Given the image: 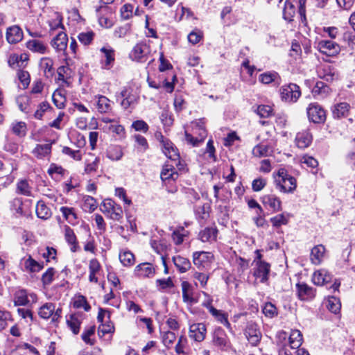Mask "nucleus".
Listing matches in <instances>:
<instances>
[{
    "label": "nucleus",
    "mask_w": 355,
    "mask_h": 355,
    "mask_svg": "<svg viewBox=\"0 0 355 355\" xmlns=\"http://www.w3.org/2000/svg\"><path fill=\"white\" fill-rule=\"evenodd\" d=\"M278 178L275 179L277 187L284 193H292L297 187L296 180L288 174V171L281 168L277 171Z\"/></svg>",
    "instance_id": "obj_1"
},
{
    "label": "nucleus",
    "mask_w": 355,
    "mask_h": 355,
    "mask_svg": "<svg viewBox=\"0 0 355 355\" xmlns=\"http://www.w3.org/2000/svg\"><path fill=\"white\" fill-rule=\"evenodd\" d=\"M101 210L105 215L114 220L119 221L123 217L121 207L111 199L103 200L101 206Z\"/></svg>",
    "instance_id": "obj_2"
},
{
    "label": "nucleus",
    "mask_w": 355,
    "mask_h": 355,
    "mask_svg": "<svg viewBox=\"0 0 355 355\" xmlns=\"http://www.w3.org/2000/svg\"><path fill=\"white\" fill-rule=\"evenodd\" d=\"M185 139L188 144L193 146H198L202 143L207 137V131L202 125L196 123L192 127V132L185 131Z\"/></svg>",
    "instance_id": "obj_3"
},
{
    "label": "nucleus",
    "mask_w": 355,
    "mask_h": 355,
    "mask_svg": "<svg viewBox=\"0 0 355 355\" xmlns=\"http://www.w3.org/2000/svg\"><path fill=\"white\" fill-rule=\"evenodd\" d=\"M308 119L314 123H324L326 121V112L317 103H310L306 108Z\"/></svg>",
    "instance_id": "obj_4"
},
{
    "label": "nucleus",
    "mask_w": 355,
    "mask_h": 355,
    "mask_svg": "<svg viewBox=\"0 0 355 355\" xmlns=\"http://www.w3.org/2000/svg\"><path fill=\"white\" fill-rule=\"evenodd\" d=\"M282 99L288 103H295L301 96L300 87L294 83L282 86L280 89Z\"/></svg>",
    "instance_id": "obj_5"
},
{
    "label": "nucleus",
    "mask_w": 355,
    "mask_h": 355,
    "mask_svg": "<svg viewBox=\"0 0 355 355\" xmlns=\"http://www.w3.org/2000/svg\"><path fill=\"white\" fill-rule=\"evenodd\" d=\"M62 309H55V306L53 303H46L39 309L38 315L43 319L47 320L51 318L53 322H57L61 318Z\"/></svg>",
    "instance_id": "obj_6"
},
{
    "label": "nucleus",
    "mask_w": 355,
    "mask_h": 355,
    "mask_svg": "<svg viewBox=\"0 0 355 355\" xmlns=\"http://www.w3.org/2000/svg\"><path fill=\"white\" fill-rule=\"evenodd\" d=\"M214 260V254L210 252L198 251L193 253V264L198 269L207 268Z\"/></svg>",
    "instance_id": "obj_7"
},
{
    "label": "nucleus",
    "mask_w": 355,
    "mask_h": 355,
    "mask_svg": "<svg viewBox=\"0 0 355 355\" xmlns=\"http://www.w3.org/2000/svg\"><path fill=\"white\" fill-rule=\"evenodd\" d=\"M120 96L123 98L121 105L124 109H128L137 102L138 96L130 87H124L121 92Z\"/></svg>",
    "instance_id": "obj_8"
},
{
    "label": "nucleus",
    "mask_w": 355,
    "mask_h": 355,
    "mask_svg": "<svg viewBox=\"0 0 355 355\" xmlns=\"http://www.w3.org/2000/svg\"><path fill=\"white\" fill-rule=\"evenodd\" d=\"M317 73L320 78L327 82H331L338 78V74L335 69L327 64L318 66L317 68Z\"/></svg>",
    "instance_id": "obj_9"
},
{
    "label": "nucleus",
    "mask_w": 355,
    "mask_h": 355,
    "mask_svg": "<svg viewBox=\"0 0 355 355\" xmlns=\"http://www.w3.org/2000/svg\"><path fill=\"white\" fill-rule=\"evenodd\" d=\"M207 329L203 323H194L190 325L189 336L197 342L202 341L206 336Z\"/></svg>",
    "instance_id": "obj_10"
},
{
    "label": "nucleus",
    "mask_w": 355,
    "mask_h": 355,
    "mask_svg": "<svg viewBox=\"0 0 355 355\" xmlns=\"http://www.w3.org/2000/svg\"><path fill=\"white\" fill-rule=\"evenodd\" d=\"M135 274L139 277L151 278L153 277L155 274V268L150 263H141L135 267Z\"/></svg>",
    "instance_id": "obj_11"
},
{
    "label": "nucleus",
    "mask_w": 355,
    "mask_h": 355,
    "mask_svg": "<svg viewBox=\"0 0 355 355\" xmlns=\"http://www.w3.org/2000/svg\"><path fill=\"white\" fill-rule=\"evenodd\" d=\"M229 343L225 331L220 327L216 328L213 334L214 345L221 349H224L228 346Z\"/></svg>",
    "instance_id": "obj_12"
},
{
    "label": "nucleus",
    "mask_w": 355,
    "mask_h": 355,
    "mask_svg": "<svg viewBox=\"0 0 355 355\" xmlns=\"http://www.w3.org/2000/svg\"><path fill=\"white\" fill-rule=\"evenodd\" d=\"M148 46H135L130 53L132 60L144 62L147 60L149 53Z\"/></svg>",
    "instance_id": "obj_13"
},
{
    "label": "nucleus",
    "mask_w": 355,
    "mask_h": 355,
    "mask_svg": "<svg viewBox=\"0 0 355 355\" xmlns=\"http://www.w3.org/2000/svg\"><path fill=\"white\" fill-rule=\"evenodd\" d=\"M261 202L265 207H268L274 212L282 211V202L280 199L274 194L263 196L261 198Z\"/></svg>",
    "instance_id": "obj_14"
},
{
    "label": "nucleus",
    "mask_w": 355,
    "mask_h": 355,
    "mask_svg": "<svg viewBox=\"0 0 355 355\" xmlns=\"http://www.w3.org/2000/svg\"><path fill=\"white\" fill-rule=\"evenodd\" d=\"M245 336L248 341L252 345H257L261 338V334L257 325L254 323H249L245 329Z\"/></svg>",
    "instance_id": "obj_15"
},
{
    "label": "nucleus",
    "mask_w": 355,
    "mask_h": 355,
    "mask_svg": "<svg viewBox=\"0 0 355 355\" xmlns=\"http://www.w3.org/2000/svg\"><path fill=\"white\" fill-rule=\"evenodd\" d=\"M101 52L102 53V67L105 69H110L115 60L114 51L112 48L103 46L101 49Z\"/></svg>",
    "instance_id": "obj_16"
},
{
    "label": "nucleus",
    "mask_w": 355,
    "mask_h": 355,
    "mask_svg": "<svg viewBox=\"0 0 355 355\" xmlns=\"http://www.w3.org/2000/svg\"><path fill=\"white\" fill-rule=\"evenodd\" d=\"M297 295L302 300H312L315 296V289L308 286L305 283H298L296 284Z\"/></svg>",
    "instance_id": "obj_17"
},
{
    "label": "nucleus",
    "mask_w": 355,
    "mask_h": 355,
    "mask_svg": "<svg viewBox=\"0 0 355 355\" xmlns=\"http://www.w3.org/2000/svg\"><path fill=\"white\" fill-rule=\"evenodd\" d=\"M331 280L332 275L325 269H320L314 272L312 276V282L317 286H323Z\"/></svg>",
    "instance_id": "obj_18"
},
{
    "label": "nucleus",
    "mask_w": 355,
    "mask_h": 355,
    "mask_svg": "<svg viewBox=\"0 0 355 355\" xmlns=\"http://www.w3.org/2000/svg\"><path fill=\"white\" fill-rule=\"evenodd\" d=\"M257 269L254 272V275L257 278H260L261 282H265L268 279V274L270 270V265L263 261L259 260L257 263Z\"/></svg>",
    "instance_id": "obj_19"
},
{
    "label": "nucleus",
    "mask_w": 355,
    "mask_h": 355,
    "mask_svg": "<svg viewBox=\"0 0 355 355\" xmlns=\"http://www.w3.org/2000/svg\"><path fill=\"white\" fill-rule=\"evenodd\" d=\"M23 38V32L19 26H12L7 29L6 39L10 44L19 42Z\"/></svg>",
    "instance_id": "obj_20"
},
{
    "label": "nucleus",
    "mask_w": 355,
    "mask_h": 355,
    "mask_svg": "<svg viewBox=\"0 0 355 355\" xmlns=\"http://www.w3.org/2000/svg\"><path fill=\"white\" fill-rule=\"evenodd\" d=\"M312 141V135L308 130L300 132L295 137V143L298 148L304 149L309 146Z\"/></svg>",
    "instance_id": "obj_21"
},
{
    "label": "nucleus",
    "mask_w": 355,
    "mask_h": 355,
    "mask_svg": "<svg viewBox=\"0 0 355 355\" xmlns=\"http://www.w3.org/2000/svg\"><path fill=\"white\" fill-rule=\"evenodd\" d=\"M218 232L216 227H205L199 232L198 237L204 243H211L216 241Z\"/></svg>",
    "instance_id": "obj_22"
},
{
    "label": "nucleus",
    "mask_w": 355,
    "mask_h": 355,
    "mask_svg": "<svg viewBox=\"0 0 355 355\" xmlns=\"http://www.w3.org/2000/svg\"><path fill=\"white\" fill-rule=\"evenodd\" d=\"M350 109V105L345 102L339 103L332 107V114L334 119H340L347 116Z\"/></svg>",
    "instance_id": "obj_23"
},
{
    "label": "nucleus",
    "mask_w": 355,
    "mask_h": 355,
    "mask_svg": "<svg viewBox=\"0 0 355 355\" xmlns=\"http://www.w3.org/2000/svg\"><path fill=\"white\" fill-rule=\"evenodd\" d=\"M325 248L322 245L313 247L311 252V261L315 265H319L324 256Z\"/></svg>",
    "instance_id": "obj_24"
},
{
    "label": "nucleus",
    "mask_w": 355,
    "mask_h": 355,
    "mask_svg": "<svg viewBox=\"0 0 355 355\" xmlns=\"http://www.w3.org/2000/svg\"><path fill=\"white\" fill-rule=\"evenodd\" d=\"M181 286L183 301L189 304L195 303L196 301L193 297V287L191 284L187 281H183Z\"/></svg>",
    "instance_id": "obj_25"
},
{
    "label": "nucleus",
    "mask_w": 355,
    "mask_h": 355,
    "mask_svg": "<svg viewBox=\"0 0 355 355\" xmlns=\"http://www.w3.org/2000/svg\"><path fill=\"white\" fill-rule=\"evenodd\" d=\"M162 148L163 152L167 157L174 161L179 159L180 155L178 152V149L169 140L165 141V143L162 145Z\"/></svg>",
    "instance_id": "obj_26"
},
{
    "label": "nucleus",
    "mask_w": 355,
    "mask_h": 355,
    "mask_svg": "<svg viewBox=\"0 0 355 355\" xmlns=\"http://www.w3.org/2000/svg\"><path fill=\"white\" fill-rule=\"evenodd\" d=\"M101 268V264L96 259H92L89 261V281L90 282L97 283L98 281L96 275L99 272Z\"/></svg>",
    "instance_id": "obj_27"
},
{
    "label": "nucleus",
    "mask_w": 355,
    "mask_h": 355,
    "mask_svg": "<svg viewBox=\"0 0 355 355\" xmlns=\"http://www.w3.org/2000/svg\"><path fill=\"white\" fill-rule=\"evenodd\" d=\"M53 143H54V141L50 144H37L33 150V155L38 159H42L50 155Z\"/></svg>",
    "instance_id": "obj_28"
},
{
    "label": "nucleus",
    "mask_w": 355,
    "mask_h": 355,
    "mask_svg": "<svg viewBox=\"0 0 355 355\" xmlns=\"http://www.w3.org/2000/svg\"><path fill=\"white\" fill-rule=\"evenodd\" d=\"M173 261L180 272H185L191 268L190 261L180 255L173 257Z\"/></svg>",
    "instance_id": "obj_29"
},
{
    "label": "nucleus",
    "mask_w": 355,
    "mask_h": 355,
    "mask_svg": "<svg viewBox=\"0 0 355 355\" xmlns=\"http://www.w3.org/2000/svg\"><path fill=\"white\" fill-rule=\"evenodd\" d=\"M36 214L40 218L46 220L51 217V211L44 202L40 200L36 205Z\"/></svg>",
    "instance_id": "obj_30"
},
{
    "label": "nucleus",
    "mask_w": 355,
    "mask_h": 355,
    "mask_svg": "<svg viewBox=\"0 0 355 355\" xmlns=\"http://www.w3.org/2000/svg\"><path fill=\"white\" fill-rule=\"evenodd\" d=\"M160 177L163 181L170 179L175 180L178 178V173L175 171V168L172 165L167 164L163 167Z\"/></svg>",
    "instance_id": "obj_31"
},
{
    "label": "nucleus",
    "mask_w": 355,
    "mask_h": 355,
    "mask_svg": "<svg viewBox=\"0 0 355 355\" xmlns=\"http://www.w3.org/2000/svg\"><path fill=\"white\" fill-rule=\"evenodd\" d=\"M65 94L66 92L63 89H57L53 94V103L58 109H62L64 107L66 102Z\"/></svg>",
    "instance_id": "obj_32"
},
{
    "label": "nucleus",
    "mask_w": 355,
    "mask_h": 355,
    "mask_svg": "<svg viewBox=\"0 0 355 355\" xmlns=\"http://www.w3.org/2000/svg\"><path fill=\"white\" fill-rule=\"evenodd\" d=\"M327 309L334 314L340 312L341 304L340 300L336 297H329L325 302Z\"/></svg>",
    "instance_id": "obj_33"
},
{
    "label": "nucleus",
    "mask_w": 355,
    "mask_h": 355,
    "mask_svg": "<svg viewBox=\"0 0 355 355\" xmlns=\"http://www.w3.org/2000/svg\"><path fill=\"white\" fill-rule=\"evenodd\" d=\"M123 155L122 148L119 146H111L107 150V157L112 161L120 160Z\"/></svg>",
    "instance_id": "obj_34"
},
{
    "label": "nucleus",
    "mask_w": 355,
    "mask_h": 355,
    "mask_svg": "<svg viewBox=\"0 0 355 355\" xmlns=\"http://www.w3.org/2000/svg\"><path fill=\"white\" fill-rule=\"evenodd\" d=\"M289 343L291 348L298 349L302 343V333L297 329L292 330L289 337Z\"/></svg>",
    "instance_id": "obj_35"
},
{
    "label": "nucleus",
    "mask_w": 355,
    "mask_h": 355,
    "mask_svg": "<svg viewBox=\"0 0 355 355\" xmlns=\"http://www.w3.org/2000/svg\"><path fill=\"white\" fill-rule=\"evenodd\" d=\"M64 236L67 242L72 246L71 248V251L76 252L78 247L76 236L73 232V230L69 226H65Z\"/></svg>",
    "instance_id": "obj_36"
},
{
    "label": "nucleus",
    "mask_w": 355,
    "mask_h": 355,
    "mask_svg": "<svg viewBox=\"0 0 355 355\" xmlns=\"http://www.w3.org/2000/svg\"><path fill=\"white\" fill-rule=\"evenodd\" d=\"M195 214L197 219L200 223H205L209 216V206L207 205H203L198 207L195 209Z\"/></svg>",
    "instance_id": "obj_37"
},
{
    "label": "nucleus",
    "mask_w": 355,
    "mask_h": 355,
    "mask_svg": "<svg viewBox=\"0 0 355 355\" xmlns=\"http://www.w3.org/2000/svg\"><path fill=\"white\" fill-rule=\"evenodd\" d=\"M119 259L121 263L126 267L131 266L135 263V255L129 250L121 252Z\"/></svg>",
    "instance_id": "obj_38"
},
{
    "label": "nucleus",
    "mask_w": 355,
    "mask_h": 355,
    "mask_svg": "<svg viewBox=\"0 0 355 355\" xmlns=\"http://www.w3.org/2000/svg\"><path fill=\"white\" fill-rule=\"evenodd\" d=\"M29 302L26 290H19L15 293L14 304L15 306H25Z\"/></svg>",
    "instance_id": "obj_39"
},
{
    "label": "nucleus",
    "mask_w": 355,
    "mask_h": 355,
    "mask_svg": "<svg viewBox=\"0 0 355 355\" xmlns=\"http://www.w3.org/2000/svg\"><path fill=\"white\" fill-rule=\"evenodd\" d=\"M67 324L74 334L76 335L79 333L81 322L76 315H70L67 318Z\"/></svg>",
    "instance_id": "obj_40"
},
{
    "label": "nucleus",
    "mask_w": 355,
    "mask_h": 355,
    "mask_svg": "<svg viewBox=\"0 0 355 355\" xmlns=\"http://www.w3.org/2000/svg\"><path fill=\"white\" fill-rule=\"evenodd\" d=\"M24 267L30 272H39L43 268V265L33 259L31 256H29L24 261Z\"/></svg>",
    "instance_id": "obj_41"
},
{
    "label": "nucleus",
    "mask_w": 355,
    "mask_h": 355,
    "mask_svg": "<svg viewBox=\"0 0 355 355\" xmlns=\"http://www.w3.org/2000/svg\"><path fill=\"white\" fill-rule=\"evenodd\" d=\"M319 51L327 56L334 57L340 51V46H318Z\"/></svg>",
    "instance_id": "obj_42"
},
{
    "label": "nucleus",
    "mask_w": 355,
    "mask_h": 355,
    "mask_svg": "<svg viewBox=\"0 0 355 355\" xmlns=\"http://www.w3.org/2000/svg\"><path fill=\"white\" fill-rule=\"evenodd\" d=\"M110 101L105 96H99L97 102L98 110L101 113H107L111 110Z\"/></svg>",
    "instance_id": "obj_43"
},
{
    "label": "nucleus",
    "mask_w": 355,
    "mask_h": 355,
    "mask_svg": "<svg viewBox=\"0 0 355 355\" xmlns=\"http://www.w3.org/2000/svg\"><path fill=\"white\" fill-rule=\"evenodd\" d=\"M60 211L69 223L71 224L75 223L77 216L73 207H60Z\"/></svg>",
    "instance_id": "obj_44"
},
{
    "label": "nucleus",
    "mask_w": 355,
    "mask_h": 355,
    "mask_svg": "<svg viewBox=\"0 0 355 355\" xmlns=\"http://www.w3.org/2000/svg\"><path fill=\"white\" fill-rule=\"evenodd\" d=\"M17 192L26 196H31V187L26 180H21L17 184Z\"/></svg>",
    "instance_id": "obj_45"
},
{
    "label": "nucleus",
    "mask_w": 355,
    "mask_h": 355,
    "mask_svg": "<svg viewBox=\"0 0 355 355\" xmlns=\"http://www.w3.org/2000/svg\"><path fill=\"white\" fill-rule=\"evenodd\" d=\"M96 207V201L93 197L87 196L84 198L83 209L85 211L91 213L94 211Z\"/></svg>",
    "instance_id": "obj_46"
},
{
    "label": "nucleus",
    "mask_w": 355,
    "mask_h": 355,
    "mask_svg": "<svg viewBox=\"0 0 355 355\" xmlns=\"http://www.w3.org/2000/svg\"><path fill=\"white\" fill-rule=\"evenodd\" d=\"M290 215L286 216L284 214H278L270 219L272 226L275 227H279L282 225H287L288 223V218Z\"/></svg>",
    "instance_id": "obj_47"
},
{
    "label": "nucleus",
    "mask_w": 355,
    "mask_h": 355,
    "mask_svg": "<svg viewBox=\"0 0 355 355\" xmlns=\"http://www.w3.org/2000/svg\"><path fill=\"white\" fill-rule=\"evenodd\" d=\"M41 67L44 70V75L46 78H51L53 74V62L50 59H42L41 62Z\"/></svg>",
    "instance_id": "obj_48"
},
{
    "label": "nucleus",
    "mask_w": 355,
    "mask_h": 355,
    "mask_svg": "<svg viewBox=\"0 0 355 355\" xmlns=\"http://www.w3.org/2000/svg\"><path fill=\"white\" fill-rule=\"evenodd\" d=\"M162 339L163 344L167 348H171L176 340V336L174 332L167 331L162 333Z\"/></svg>",
    "instance_id": "obj_49"
},
{
    "label": "nucleus",
    "mask_w": 355,
    "mask_h": 355,
    "mask_svg": "<svg viewBox=\"0 0 355 355\" xmlns=\"http://www.w3.org/2000/svg\"><path fill=\"white\" fill-rule=\"evenodd\" d=\"M58 80L67 83V80L71 77V69L67 66H60L58 68Z\"/></svg>",
    "instance_id": "obj_50"
},
{
    "label": "nucleus",
    "mask_w": 355,
    "mask_h": 355,
    "mask_svg": "<svg viewBox=\"0 0 355 355\" xmlns=\"http://www.w3.org/2000/svg\"><path fill=\"white\" fill-rule=\"evenodd\" d=\"M313 91L315 94H322L324 96H326L331 92V89L324 83L318 81L316 83Z\"/></svg>",
    "instance_id": "obj_51"
},
{
    "label": "nucleus",
    "mask_w": 355,
    "mask_h": 355,
    "mask_svg": "<svg viewBox=\"0 0 355 355\" xmlns=\"http://www.w3.org/2000/svg\"><path fill=\"white\" fill-rule=\"evenodd\" d=\"M94 33L92 31H88L86 32H82L80 33L78 38L79 40V42L83 44H89L91 43L94 37Z\"/></svg>",
    "instance_id": "obj_52"
},
{
    "label": "nucleus",
    "mask_w": 355,
    "mask_h": 355,
    "mask_svg": "<svg viewBox=\"0 0 355 355\" xmlns=\"http://www.w3.org/2000/svg\"><path fill=\"white\" fill-rule=\"evenodd\" d=\"M218 322L223 324L227 329L231 328V324L227 320V314L216 309V313H211Z\"/></svg>",
    "instance_id": "obj_53"
},
{
    "label": "nucleus",
    "mask_w": 355,
    "mask_h": 355,
    "mask_svg": "<svg viewBox=\"0 0 355 355\" xmlns=\"http://www.w3.org/2000/svg\"><path fill=\"white\" fill-rule=\"evenodd\" d=\"M256 112L261 118H268L272 115V108L269 105H261L257 107Z\"/></svg>",
    "instance_id": "obj_54"
},
{
    "label": "nucleus",
    "mask_w": 355,
    "mask_h": 355,
    "mask_svg": "<svg viewBox=\"0 0 355 355\" xmlns=\"http://www.w3.org/2000/svg\"><path fill=\"white\" fill-rule=\"evenodd\" d=\"M269 148L267 145L259 144L254 147L252 154L255 157H261L268 155Z\"/></svg>",
    "instance_id": "obj_55"
},
{
    "label": "nucleus",
    "mask_w": 355,
    "mask_h": 355,
    "mask_svg": "<svg viewBox=\"0 0 355 355\" xmlns=\"http://www.w3.org/2000/svg\"><path fill=\"white\" fill-rule=\"evenodd\" d=\"M67 35L62 30L59 31L52 39V44H67Z\"/></svg>",
    "instance_id": "obj_56"
},
{
    "label": "nucleus",
    "mask_w": 355,
    "mask_h": 355,
    "mask_svg": "<svg viewBox=\"0 0 355 355\" xmlns=\"http://www.w3.org/2000/svg\"><path fill=\"white\" fill-rule=\"evenodd\" d=\"M263 313L266 317L272 318L277 315V310L274 304L267 302L263 308Z\"/></svg>",
    "instance_id": "obj_57"
},
{
    "label": "nucleus",
    "mask_w": 355,
    "mask_h": 355,
    "mask_svg": "<svg viewBox=\"0 0 355 355\" xmlns=\"http://www.w3.org/2000/svg\"><path fill=\"white\" fill-rule=\"evenodd\" d=\"M17 77L22 84L23 88L26 89L30 83V75L28 72L24 70H19L17 72Z\"/></svg>",
    "instance_id": "obj_58"
},
{
    "label": "nucleus",
    "mask_w": 355,
    "mask_h": 355,
    "mask_svg": "<svg viewBox=\"0 0 355 355\" xmlns=\"http://www.w3.org/2000/svg\"><path fill=\"white\" fill-rule=\"evenodd\" d=\"M203 36L202 33L199 30H194L188 35V41L192 44H196L200 42Z\"/></svg>",
    "instance_id": "obj_59"
},
{
    "label": "nucleus",
    "mask_w": 355,
    "mask_h": 355,
    "mask_svg": "<svg viewBox=\"0 0 355 355\" xmlns=\"http://www.w3.org/2000/svg\"><path fill=\"white\" fill-rule=\"evenodd\" d=\"M266 185V180L263 178H259L252 181V189L254 191H261Z\"/></svg>",
    "instance_id": "obj_60"
},
{
    "label": "nucleus",
    "mask_w": 355,
    "mask_h": 355,
    "mask_svg": "<svg viewBox=\"0 0 355 355\" xmlns=\"http://www.w3.org/2000/svg\"><path fill=\"white\" fill-rule=\"evenodd\" d=\"M55 274V270L53 268H49L48 270L42 275V281L44 284L48 285L50 284L53 279V276Z\"/></svg>",
    "instance_id": "obj_61"
},
{
    "label": "nucleus",
    "mask_w": 355,
    "mask_h": 355,
    "mask_svg": "<svg viewBox=\"0 0 355 355\" xmlns=\"http://www.w3.org/2000/svg\"><path fill=\"white\" fill-rule=\"evenodd\" d=\"M76 308H84L86 311L90 309V306L88 304L86 298L83 296H79L77 300H75L73 304Z\"/></svg>",
    "instance_id": "obj_62"
},
{
    "label": "nucleus",
    "mask_w": 355,
    "mask_h": 355,
    "mask_svg": "<svg viewBox=\"0 0 355 355\" xmlns=\"http://www.w3.org/2000/svg\"><path fill=\"white\" fill-rule=\"evenodd\" d=\"M10 318V314L8 311L0 310V331L8 325V320Z\"/></svg>",
    "instance_id": "obj_63"
},
{
    "label": "nucleus",
    "mask_w": 355,
    "mask_h": 355,
    "mask_svg": "<svg viewBox=\"0 0 355 355\" xmlns=\"http://www.w3.org/2000/svg\"><path fill=\"white\" fill-rule=\"evenodd\" d=\"M12 132L18 136H24L26 134V125L24 122H18L12 125Z\"/></svg>",
    "instance_id": "obj_64"
}]
</instances>
